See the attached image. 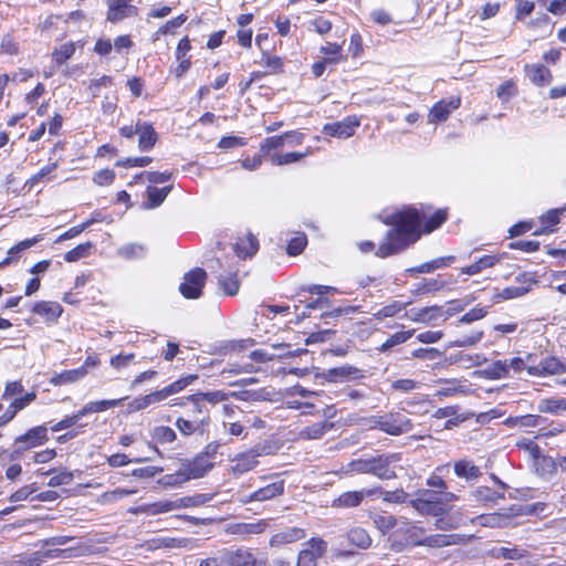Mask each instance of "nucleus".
Wrapping results in <instances>:
<instances>
[{"mask_svg": "<svg viewBox=\"0 0 566 566\" xmlns=\"http://www.w3.org/2000/svg\"><path fill=\"white\" fill-rule=\"evenodd\" d=\"M424 216L415 208H406L387 217L385 223L394 228L379 244L376 255L387 258L397 254L420 238L419 227Z\"/></svg>", "mask_w": 566, "mask_h": 566, "instance_id": "obj_1", "label": "nucleus"}, {"mask_svg": "<svg viewBox=\"0 0 566 566\" xmlns=\"http://www.w3.org/2000/svg\"><path fill=\"white\" fill-rule=\"evenodd\" d=\"M565 370V365L556 357L548 356L536 363L535 355H527V373L531 376L559 375Z\"/></svg>", "mask_w": 566, "mask_h": 566, "instance_id": "obj_2", "label": "nucleus"}, {"mask_svg": "<svg viewBox=\"0 0 566 566\" xmlns=\"http://www.w3.org/2000/svg\"><path fill=\"white\" fill-rule=\"evenodd\" d=\"M401 461L400 453L379 454L370 458L371 475L380 480H391L397 476L395 467Z\"/></svg>", "mask_w": 566, "mask_h": 566, "instance_id": "obj_3", "label": "nucleus"}, {"mask_svg": "<svg viewBox=\"0 0 566 566\" xmlns=\"http://www.w3.org/2000/svg\"><path fill=\"white\" fill-rule=\"evenodd\" d=\"M207 273L203 269L196 268L184 276V282L179 286V291L186 298H198L202 294Z\"/></svg>", "mask_w": 566, "mask_h": 566, "instance_id": "obj_4", "label": "nucleus"}, {"mask_svg": "<svg viewBox=\"0 0 566 566\" xmlns=\"http://www.w3.org/2000/svg\"><path fill=\"white\" fill-rule=\"evenodd\" d=\"M133 0H106V19L112 23H118L127 18L138 15V8L134 6Z\"/></svg>", "mask_w": 566, "mask_h": 566, "instance_id": "obj_5", "label": "nucleus"}, {"mask_svg": "<svg viewBox=\"0 0 566 566\" xmlns=\"http://www.w3.org/2000/svg\"><path fill=\"white\" fill-rule=\"evenodd\" d=\"M382 430L390 436H400L411 430L412 424L409 418L400 412H388L382 415Z\"/></svg>", "mask_w": 566, "mask_h": 566, "instance_id": "obj_6", "label": "nucleus"}, {"mask_svg": "<svg viewBox=\"0 0 566 566\" xmlns=\"http://www.w3.org/2000/svg\"><path fill=\"white\" fill-rule=\"evenodd\" d=\"M359 125L360 120L356 116H348L339 122L326 124L323 127V133L332 137L349 138Z\"/></svg>", "mask_w": 566, "mask_h": 566, "instance_id": "obj_7", "label": "nucleus"}, {"mask_svg": "<svg viewBox=\"0 0 566 566\" xmlns=\"http://www.w3.org/2000/svg\"><path fill=\"white\" fill-rule=\"evenodd\" d=\"M308 547L298 554L296 566H316V560L327 551V544L322 538H312Z\"/></svg>", "mask_w": 566, "mask_h": 566, "instance_id": "obj_8", "label": "nucleus"}, {"mask_svg": "<svg viewBox=\"0 0 566 566\" xmlns=\"http://www.w3.org/2000/svg\"><path fill=\"white\" fill-rule=\"evenodd\" d=\"M516 281L522 283L520 286H507L496 294V297L512 300L525 295L537 283L534 273H522L516 276Z\"/></svg>", "mask_w": 566, "mask_h": 566, "instance_id": "obj_9", "label": "nucleus"}, {"mask_svg": "<svg viewBox=\"0 0 566 566\" xmlns=\"http://www.w3.org/2000/svg\"><path fill=\"white\" fill-rule=\"evenodd\" d=\"M255 563L254 555L245 548L224 551L220 555V564L222 566H255Z\"/></svg>", "mask_w": 566, "mask_h": 566, "instance_id": "obj_10", "label": "nucleus"}, {"mask_svg": "<svg viewBox=\"0 0 566 566\" xmlns=\"http://www.w3.org/2000/svg\"><path fill=\"white\" fill-rule=\"evenodd\" d=\"M461 99L460 97H451L450 99L446 101H439L436 103L429 114H428V120L429 123H438V122H444L449 118L452 111H455L460 107Z\"/></svg>", "mask_w": 566, "mask_h": 566, "instance_id": "obj_11", "label": "nucleus"}, {"mask_svg": "<svg viewBox=\"0 0 566 566\" xmlns=\"http://www.w3.org/2000/svg\"><path fill=\"white\" fill-rule=\"evenodd\" d=\"M377 493L376 489L371 490H359V491H347L342 493L337 499L334 500L333 505L339 509L357 507L361 504L366 496H373Z\"/></svg>", "mask_w": 566, "mask_h": 566, "instance_id": "obj_12", "label": "nucleus"}, {"mask_svg": "<svg viewBox=\"0 0 566 566\" xmlns=\"http://www.w3.org/2000/svg\"><path fill=\"white\" fill-rule=\"evenodd\" d=\"M284 492V481H275L271 484H268L259 490L254 491L252 494L248 496H242L240 502L243 504L250 503L252 501H268L275 496L283 494Z\"/></svg>", "mask_w": 566, "mask_h": 566, "instance_id": "obj_13", "label": "nucleus"}, {"mask_svg": "<svg viewBox=\"0 0 566 566\" xmlns=\"http://www.w3.org/2000/svg\"><path fill=\"white\" fill-rule=\"evenodd\" d=\"M49 440L46 426H38L15 438V443H22L24 448L32 449L44 444Z\"/></svg>", "mask_w": 566, "mask_h": 566, "instance_id": "obj_14", "label": "nucleus"}, {"mask_svg": "<svg viewBox=\"0 0 566 566\" xmlns=\"http://www.w3.org/2000/svg\"><path fill=\"white\" fill-rule=\"evenodd\" d=\"M268 523L264 520H259L253 523H232L227 527V533L238 536H250L264 532Z\"/></svg>", "mask_w": 566, "mask_h": 566, "instance_id": "obj_15", "label": "nucleus"}, {"mask_svg": "<svg viewBox=\"0 0 566 566\" xmlns=\"http://www.w3.org/2000/svg\"><path fill=\"white\" fill-rule=\"evenodd\" d=\"M138 148L142 151L150 150L157 142V133L153 125L147 122L137 120Z\"/></svg>", "mask_w": 566, "mask_h": 566, "instance_id": "obj_16", "label": "nucleus"}, {"mask_svg": "<svg viewBox=\"0 0 566 566\" xmlns=\"http://www.w3.org/2000/svg\"><path fill=\"white\" fill-rule=\"evenodd\" d=\"M233 250L240 259H247L256 253L259 250V241L252 233L238 238Z\"/></svg>", "mask_w": 566, "mask_h": 566, "instance_id": "obj_17", "label": "nucleus"}, {"mask_svg": "<svg viewBox=\"0 0 566 566\" xmlns=\"http://www.w3.org/2000/svg\"><path fill=\"white\" fill-rule=\"evenodd\" d=\"M364 377L363 370L350 365H343L327 370L326 378L331 381L356 380Z\"/></svg>", "mask_w": 566, "mask_h": 566, "instance_id": "obj_18", "label": "nucleus"}, {"mask_svg": "<svg viewBox=\"0 0 566 566\" xmlns=\"http://www.w3.org/2000/svg\"><path fill=\"white\" fill-rule=\"evenodd\" d=\"M259 454L254 451H249L245 453L239 454L235 459L232 460L231 471L235 475H240L247 473L254 469L259 461Z\"/></svg>", "mask_w": 566, "mask_h": 566, "instance_id": "obj_19", "label": "nucleus"}, {"mask_svg": "<svg viewBox=\"0 0 566 566\" xmlns=\"http://www.w3.org/2000/svg\"><path fill=\"white\" fill-rule=\"evenodd\" d=\"M212 469V463L206 461L203 458H196L192 462L181 468L185 478L184 480H195L205 476Z\"/></svg>", "mask_w": 566, "mask_h": 566, "instance_id": "obj_20", "label": "nucleus"}, {"mask_svg": "<svg viewBox=\"0 0 566 566\" xmlns=\"http://www.w3.org/2000/svg\"><path fill=\"white\" fill-rule=\"evenodd\" d=\"M209 416H205L202 419H186L182 417L177 418L176 427L184 436H191L196 432L203 433L205 428L209 424Z\"/></svg>", "mask_w": 566, "mask_h": 566, "instance_id": "obj_21", "label": "nucleus"}, {"mask_svg": "<svg viewBox=\"0 0 566 566\" xmlns=\"http://www.w3.org/2000/svg\"><path fill=\"white\" fill-rule=\"evenodd\" d=\"M525 73L530 81L537 86H545L553 78L551 71L542 64L525 65Z\"/></svg>", "mask_w": 566, "mask_h": 566, "instance_id": "obj_22", "label": "nucleus"}, {"mask_svg": "<svg viewBox=\"0 0 566 566\" xmlns=\"http://www.w3.org/2000/svg\"><path fill=\"white\" fill-rule=\"evenodd\" d=\"M305 531L300 527H287L276 534H274L270 541L272 546H280L284 544H291L303 539L305 537Z\"/></svg>", "mask_w": 566, "mask_h": 566, "instance_id": "obj_23", "label": "nucleus"}, {"mask_svg": "<svg viewBox=\"0 0 566 566\" xmlns=\"http://www.w3.org/2000/svg\"><path fill=\"white\" fill-rule=\"evenodd\" d=\"M410 504L420 514L431 515L436 517L446 514V507L440 500H411Z\"/></svg>", "mask_w": 566, "mask_h": 566, "instance_id": "obj_24", "label": "nucleus"}, {"mask_svg": "<svg viewBox=\"0 0 566 566\" xmlns=\"http://www.w3.org/2000/svg\"><path fill=\"white\" fill-rule=\"evenodd\" d=\"M463 542V536L459 534H436L424 537L420 544L429 547H446L458 545Z\"/></svg>", "mask_w": 566, "mask_h": 566, "instance_id": "obj_25", "label": "nucleus"}, {"mask_svg": "<svg viewBox=\"0 0 566 566\" xmlns=\"http://www.w3.org/2000/svg\"><path fill=\"white\" fill-rule=\"evenodd\" d=\"M340 472L345 476H352L354 474H371L370 458L354 459L342 465Z\"/></svg>", "mask_w": 566, "mask_h": 566, "instance_id": "obj_26", "label": "nucleus"}, {"mask_svg": "<svg viewBox=\"0 0 566 566\" xmlns=\"http://www.w3.org/2000/svg\"><path fill=\"white\" fill-rule=\"evenodd\" d=\"M35 314L45 317L48 321H55L63 312L61 305L56 302H38L32 310Z\"/></svg>", "mask_w": 566, "mask_h": 566, "instance_id": "obj_27", "label": "nucleus"}, {"mask_svg": "<svg viewBox=\"0 0 566 566\" xmlns=\"http://www.w3.org/2000/svg\"><path fill=\"white\" fill-rule=\"evenodd\" d=\"M313 154V150L311 147H307L305 151H293V153H285V154H279L274 153L271 155V164L274 166H285L293 163H296L310 155Z\"/></svg>", "mask_w": 566, "mask_h": 566, "instance_id": "obj_28", "label": "nucleus"}, {"mask_svg": "<svg viewBox=\"0 0 566 566\" xmlns=\"http://www.w3.org/2000/svg\"><path fill=\"white\" fill-rule=\"evenodd\" d=\"M124 400H125V398L91 401V402L86 403L82 409H80V415H82V417H84L90 413L103 412L107 409H111V408L122 405V402Z\"/></svg>", "mask_w": 566, "mask_h": 566, "instance_id": "obj_29", "label": "nucleus"}, {"mask_svg": "<svg viewBox=\"0 0 566 566\" xmlns=\"http://www.w3.org/2000/svg\"><path fill=\"white\" fill-rule=\"evenodd\" d=\"M454 473L467 481L475 480L481 475V470L472 461L460 460L454 463Z\"/></svg>", "mask_w": 566, "mask_h": 566, "instance_id": "obj_30", "label": "nucleus"}, {"mask_svg": "<svg viewBox=\"0 0 566 566\" xmlns=\"http://www.w3.org/2000/svg\"><path fill=\"white\" fill-rule=\"evenodd\" d=\"M471 501L473 502L483 504H494L499 500L504 499V493H499L488 486H480L471 493Z\"/></svg>", "mask_w": 566, "mask_h": 566, "instance_id": "obj_31", "label": "nucleus"}, {"mask_svg": "<svg viewBox=\"0 0 566 566\" xmlns=\"http://www.w3.org/2000/svg\"><path fill=\"white\" fill-rule=\"evenodd\" d=\"M172 186H167L164 188H156L153 186H149L147 188V202H145V208L147 209H154L159 207L168 196V193L171 191Z\"/></svg>", "mask_w": 566, "mask_h": 566, "instance_id": "obj_32", "label": "nucleus"}, {"mask_svg": "<svg viewBox=\"0 0 566 566\" xmlns=\"http://www.w3.org/2000/svg\"><path fill=\"white\" fill-rule=\"evenodd\" d=\"M87 375L84 368H76L71 370H64L52 377L51 382L55 386H62L66 384L76 382L83 379Z\"/></svg>", "mask_w": 566, "mask_h": 566, "instance_id": "obj_33", "label": "nucleus"}, {"mask_svg": "<svg viewBox=\"0 0 566 566\" xmlns=\"http://www.w3.org/2000/svg\"><path fill=\"white\" fill-rule=\"evenodd\" d=\"M219 289L223 292L224 295L233 296L238 293L240 283L237 279V273H221L218 276Z\"/></svg>", "mask_w": 566, "mask_h": 566, "instance_id": "obj_34", "label": "nucleus"}, {"mask_svg": "<svg viewBox=\"0 0 566 566\" xmlns=\"http://www.w3.org/2000/svg\"><path fill=\"white\" fill-rule=\"evenodd\" d=\"M539 412L559 415L566 411V398H545L537 405Z\"/></svg>", "mask_w": 566, "mask_h": 566, "instance_id": "obj_35", "label": "nucleus"}, {"mask_svg": "<svg viewBox=\"0 0 566 566\" xmlns=\"http://www.w3.org/2000/svg\"><path fill=\"white\" fill-rule=\"evenodd\" d=\"M453 255L437 258L430 262H424L416 268H411L409 271L415 273H431L438 269L444 268L454 261Z\"/></svg>", "mask_w": 566, "mask_h": 566, "instance_id": "obj_36", "label": "nucleus"}, {"mask_svg": "<svg viewBox=\"0 0 566 566\" xmlns=\"http://www.w3.org/2000/svg\"><path fill=\"white\" fill-rule=\"evenodd\" d=\"M497 261L499 259L495 255H483L471 265L462 268L461 273L474 275L480 273L484 269L492 268L493 265L496 264Z\"/></svg>", "mask_w": 566, "mask_h": 566, "instance_id": "obj_37", "label": "nucleus"}, {"mask_svg": "<svg viewBox=\"0 0 566 566\" xmlns=\"http://www.w3.org/2000/svg\"><path fill=\"white\" fill-rule=\"evenodd\" d=\"M440 382L444 384V386L440 387L436 391L434 396L438 398L451 397L457 394L467 392L465 386L461 385L460 381H458L455 379H443V380H440Z\"/></svg>", "mask_w": 566, "mask_h": 566, "instance_id": "obj_38", "label": "nucleus"}, {"mask_svg": "<svg viewBox=\"0 0 566 566\" xmlns=\"http://www.w3.org/2000/svg\"><path fill=\"white\" fill-rule=\"evenodd\" d=\"M285 143L286 142H285L284 134H282L280 136L268 137L261 143L260 153L263 156H268L269 160L271 161V155L276 153L275 150L282 149L283 146L285 145Z\"/></svg>", "mask_w": 566, "mask_h": 566, "instance_id": "obj_39", "label": "nucleus"}, {"mask_svg": "<svg viewBox=\"0 0 566 566\" xmlns=\"http://www.w3.org/2000/svg\"><path fill=\"white\" fill-rule=\"evenodd\" d=\"M479 523L485 527H506L510 524V516L500 513L482 514L478 516Z\"/></svg>", "mask_w": 566, "mask_h": 566, "instance_id": "obj_40", "label": "nucleus"}, {"mask_svg": "<svg viewBox=\"0 0 566 566\" xmlns=\"http://www.w3.org/2000/svg\"><path fill=\"white\" fill-rule=\"evenodd\" d=\"M413 333L415 329L397 332L389 336V338L378 347V350L380 353L389 352L395 346L407 342L413 335Z\"/></svg>", "mask_w": 566, "mask_h": 566, "instance_id": "obj_41", "label": "nucleus"}, {"mask_svg": "<svg viewBox=\"0 0 566 566\" xmlns=\"http://www.w3.org/2000/svg\"><path fill=\"white\" fill-rule=\"evenodd\" d=\"M209 500L210 499L207 494H196V495H191V496L178 497L176 500H172V503H174V509L176 511V510L186 509V507L200 506V505L205 504L206 502H208Z\"/></svg>", "mask_w": 566, "mask_h": 566, "instance_id": "obj_42", "label": "nucleus"}, {"mask_svg": "<svg viewBox=\"0 0 566 566\" xmlns=\"http://www.w3.org/2000/svg\"><path fill=\"white\" fill-rule=\"evenodd\" d=\"M441 316L442 308L434 305L419 310L411 319L417 323H431Z\"/></svg>", "mask_w": 566, "mask_h": 566, "instance_id": "obj_43", "label": "nucleus"}, {"mask_svg": "<svg viewBox=\"0 0 566 566\" xmlns=\"http://www.w3.org/2000/svg\"><path fill=\"white\" fill-rule=\"evenodd\" d=\"M348 539L352 544L356 545L359 548H367L371 544V538L369 534L360 527H355L349 531Z\"/></svg>", "mask_w": 566, "mask_h": 566, "instance_id": "obj_44", "label": "nucleus"}, {"mask_svg": "<svg viewBox=\"0 0 566 566\" xmlns=\"http://www.w3.org/2000/svg\"><path fill=\"white\" fill-rule=\"evenodd\" d=\"M408 305H409L408 302L407 303H402V302H399V301H392L390 304L385 305L381 308H379L374 314V316L377 319H382V318H386V317H394L399 312L405 310Z\"/></svg>", "mask_w": 566, "mask_h": 566, "instance_id": "obj_45", "label": "nucleus"}, {"mask_svg": "<svg viewBox=\"0 0 566 566\" xmlns=\"http://www.w3.org/2000/svg\"><path fill=\"white\" fill-rule=\"evenodd\" d=\"M494 558L503 559H520L525 556V552L520 551L517 547H494L490 551Z\"/></svg>", "mask_w": 566, "mask_h": 566, "instance_id": "obj_46", "label": "nucleus"}, {"mask_svg": "<svg viewBox=\"0 0 566 566\" xmlns=\"http://www.w3.org/2000/svg\"><path fill=\"white\" fill-rule=\"evenodd\" d=\"M75 53V44L73 42H67L62 44L60 48H56L52 52V57L56 62V64L61 65L71 59Z\"/></svg>", "mask_w": 566, "mask_h": 566, "instance_id": "obj_47", "label": "nucleus"}, {"mask_svg": "<svg viewBox=\"0 0 566 566\" xmlns=\"http://www.w3.org/2000/svg\"><path fill=\"white\" fill-rule=\"evenodd\" d=\"M484 373L492 379H501L509 376V364L507 360H495L493 361Z\"/></svg>", "mask_w": 566, "mask_h": 566, "instance_id": "obj_48", "label": "nucleus"}, {"mask_svg": "<svg viewBox=\"0 0 566 566\" xmlns=\"http://www.w3.org/2000/svg\"><path fill=\"white\" fill-rule=\"evenodd\" d=\"M145 253V247L139 243H128L118 249V254L125 259L143 258Z\"/></svg>", "mask_w": 566, "mask_h": 566, "instance_id": "obj_49", "label": "nucleus"}, {"mask_svg": "<svg viewBox=\"0 0 566 566\" xmlns=\"http://www.w3.org/2000/svg\"><path fill=\"white\" fill-rule=\"evenodd\" d=\"M153 438L159 443H171L176 440L177 434L174 429L167 426H158L153 431Z\"/></svg>", "mask_w": 566, "mask_h": 566, "instance_id": "obj_50", "label": "nucleus"}, {"mask_svg": "<svg viewBox=\"0 0 566 566\" xmlns=\"http://www.w3.org/2000/svg\"><path fill=\"white\" fill-rule=\"evenodd\" d=\"M41 240H42V237L41 235H36V237L31 238V239H27V240L20 241L19 243L13 245L8 251V256H10L11 260H15V259H18L20 256L21 252L30 249L31 247H33L34 244H36Z\"/></svg>", "mask_w": 566, "mask_h": 566, "instance_id": "obj_51", "label": "nucleus"}, {"mask_svg": "<svg viewBox=\"0 0 566 566\" xmlns=\"http://www.w3.org/2000/svg\"><path fill=\"white\" fill-rule=\"evenodd\" d=\"M92 248V243L91 242H86V243H83V244H78L77 247H75L74 249L67 251L65 254H64V260L66 262H76L83 258H86L90 253V250Z\"/></svg>", "mask_w": 566, "mask_h": 566, "instance_id": "obj_52", "label": "nucleus"}, {"mask_svg": "<svg viewBox=\"0 0 566 566\" xmlns=\"http://www.w3.org/2000/svg\"><path fill=\"white\" fill-rule=\"evenodd\" d=\"M56 168H57L56 163H53V164L42 167L36 174H34L27 180L25 187H28L29 190H31L32 188H34L35 185H38L40 181L44 180V178H46Z\"/></svg>", "mask_w": 566, "mask_h": 566, "instance_id": "obj_53", "label": "nucleus"}, {"mask_svg": "<svg viewBox=\"0 0 566 566\" xmlns=\"http://www.w3.org/2000/svg\"><path fill=\"white\" fill-rule=\"evenodd\" d=\"M198 379L197 375H187L178 380L171 382L170 385L166 386L167 391L169 395H176L180 391H182L185 388L193 384Z\"/></svg>", "mask_w": 566, "mask_h": 566, "instance_id": "obj_54", "label": "nucleus"}, {"mask_svg": "<svg viewBox=\"0 0 566 566\" xmlns=\"http://www.w3.org/2000/svg\"><path fill=\"white\" fill-rule=\"evenodd\" d=\"M483 337L482 331H473L469 335H463L458 339L453 340L450 346L452 347H470L475 345Z\"/></svg>", "mask_w": 566, "mask_h": 566, "instance_id": "obj_55", "label": "nucleus"}, {"mask_svg": "<svg viewBox=\"0 0 566 566\" xmlns=\"http://www.w3.org/2000/svg\"><path fill=\"white\" fill-rule=\"evenodd\" d=\"M147 178L150 184H165L171 178L170 172H160V171H144L139 175H136L134 180L138 182V180Z\"/></svg>", "mask_w": 566, "mask_h": 566, "instance_id": "obj_56", "label": "nucleus"}, {"mask_svg": "<svg viewBox=\"0 0 566 566\" xmlns=\"http://www.w3.org/2000/svg\"><path fill=\"white\" fill-rule=\"evenodd\" d=\"M376 490L377 493L382 495V500L388 503H405L409 496L402 489H397L395 491H382L381 489Z\"/></svg>", "mask_w": 566, "mask_h": 566, "instance_id": "obj_57", "label": "nucleus"}, {"mask_svg": "<svg viewBox=\"0 0 566 566\" xmlns=\"http://www.w3.org/2000/svg\"><path fill=\"white\" fill-rule=\"evenodd\" d=\"M186 401L192 403V406H193L192 413L193 415H197V413L198 415H201V413L208 415V410L205 406V401H203L202 397H200L199 392L186 397L182 401L178 402L177 405L185 406Z\"/></svg>", "mask_w": 566, "mask_h": 566, "instance_id": "obj_58", "label": "nucleus"}, {"mask_svg": "<svg viewBox=\"0 0 566 566\" xmlns=\"http://www.w3.org/2000/svg\"><path fill=\"white\" fill-rule=\"evenodd\" d=\"M307 244V239L305 234H297L296 237L292 238L289 243L286 251L290 255H297L302 253V251L305 249Z\"/></svg>", "mask_w": 566, "mask_h": 566, "instance_id": "obj_59", "label": "nucleus"}, {"mask_svg": "<svg viewBox=\"0 0 566 566\" xmlns=\"http://www.w3.org/2000/svg\"><path fill=\"white\" fill-rule=\"evenodd\" d=\"M328 426L326 422H317L303 429L301 434L307 439H319L326 432Z\"/></svg>", "mask_w": 566, "mask_h": 566, "instance_id": "obj_60", "label": "nucleus"}, {"mask_svg": "<svg viewBox=\"0 0 566 566\" xmlns=\"http://www.w3.org/2000/svg\"><path fill=\"white\" fill-rule=\"evenodd\" d=\"M438 518L436 520V528L438 530H442V531H448V530H453V528H458L460 525H462V520L461 518H454V517H449V514L448 515H441V516H437Z\"/></svg>", "mask_w": 566, "mask_h": 566, "instance_id": "obj_61", "label": "nucleus"}, {"mask_svg": "<svg viewBox=\"0 0 566 566\" xmlns=\"http://www.w3.org/2000/svg\"><path fill=\"white\" fill-rule=\"evenodd\" d=\"M24 387L20 380L8 381L2 392L1 399L8 400L12 397L22 395Z\"/></svg>", "mask_w": 566, "mask_h": 566, "instance_id": "obj_62", "label": "nucleus"}, {"mask_svg": "<svg viewBox=\"0 0 566 566\" xmlns=\"http://www.w3.org/2000/svg\"><path fill=\"white\" fill-rule=\"evenodd\" d=\"M516 94H517V90H516L515 84L512 81H506L505 83L500 85L496 91L497 97L503 102L510 101Z\"/></svg>", "mask_w": 566, "mask_h": 566, "instance_id": "obj_63", "label": "nucleus"}, {"mask_svg": "<svg viewBox=\"0 0 566 566\" xmlns=\"http://www.w3.org/2000/svg\"><path fill=\"white\" fill-rule=\"evenodd\" d=\"M447 220V211L438 210L434 214L424 223V232L430 233L439 228Z\"/></svg>", "mask_w": 566, "mask_h": 566, "instance_id": "obj_64", "label": "nucleus"}]
</instances>
